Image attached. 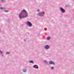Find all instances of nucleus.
<instances>
[{"mask_svg":"<svg viewBox=\"0 0 74 74\" xmlns=\"http://www.w3.org/2000/svg\"><path fill=\"white\" fill-rule=\"evenodd\" d=\"M21 14H22V15L21 16V14L19 15V17H21V18H25V17H27V13L26 11L25 10H22L21 12Z\"/></svg>","mask_w":74,"mask_h":74,"instance_id":"1","label":"nucleus"},{"mask_svg":"<svg viewBox=\"0 0 74 74\" xmlns=\"http://www.w3.org/2000/svg\"><path fill=\"white\" fill-rule=\"evenodd\" d=\"M0 53H1V54H2V51H0Z\"/></svg>","mask_w":74,"mask_h":74,"instance_id":"15","label":"nucleus"},{"mask_svg":"<svg viewBox=\"0 0 74 74\" xmlns=\"http://www.w3.org/2000/svg\"><path fill=\"white\" fill-rule=\"evenodd\" d=\"M27 24L29 26H32V23L28 21Z\"/></svg>","mask_w":74,"mask_h":74,"instance_id":"2","label":"nucleus"},{"mask_svg":"<svg viewBox=\"0 0 74 74\" xmlns=\"http://www.w3.org/2000/svg\"><path fill=\"white\" fill-rule=\"evenodd\" d=\"M0 9H1V10H5L6 9L5 8H0Z\"/></svg>","mask_w":74,"mask_h":74,"instance_id":"8","label":"nucleus"},{"mask_svg":"<svg viewBox=\"0 0 74 74\" xmlns=\"http://www.w3.org/2000/svg\"><path fill=\"white\" fill-rule=\"evenodd\" d=\"M51 69H53V67H51Z\"/></svg>","mask_w":74,"mask_h":74,"instance_id":"14","label":"nucleus"},{"mask_svg":"<svg viewBox=\"0 0 74 74\" xmlns=\"http://www.w3.org/2000/svg\"><path fill=\"white\" fill-rule=\"evenodd\" d=\"M5 11V12H7V11Z\"/></svg>","mask_w":74,"mask_h":74,"instance_id":"17","label":"nucleus"},{"mask_svg":"<svg viewBox=\"0 0 74 74\" xmlns=\"http://www.w3.org/2000/svg\"><path fill=\"white\" fill-rule=\"evenodd\" d=\"M10 53L9 52H7L6 53V54L7 55V54H9Z\"/></svg>","mask_w":74,"mask_h":74,"instance_id":"10","label":"nucleus"},{"mask_svg":"<svg viewBox=\"0 0 74 74\" xmlns=\"http://www.w3.org/2000/svg\"><path fill=\"white\" fill-rule=\"evenodd\" d=\"M35 69H38V67L37 65H35L34 66Z\"/></svg>","mask_w":74,"mask_h":74,"instance_id":"6","label":"nucleus"},{"mask_svg":"<svg viewBox=\"0 0 74 74\" xmlns=\"http://www.w3.org/2000/svg\"><path fill=\"white\" fill-rule=\"evenodd\" d=\"M44 62H45V63H47V62H46V61H44Z\"/></svg>","mask_w":74,"mask_h":74,"instance_id":"13","label":"nucleus"},{"mask_svg":"<svg viewBox=\"0 0 74 74\" xmlns=\"http://www.w3.org/2000/svg\"><path fill=\"white\" fill-rule=\"evenodd\" d=\"M30 62L31 63H33V62L32 61H30Z\"/></svg>","mask_w":74,"mask_h":74,"instance_id":"11","label":"nucleus"},{"mask_svg":"<svg viewBox=\"0 0 74 74\" xmlns=\"http://www.w3.org/2000/svg\"><path fill=\"white\" fill-rule=\"evenodd\" d=\"M60 10H61V11L62 12H64L65 11H64V10L61 7H60Z\"/></svg>","mask_w":74,"mask_h":74,"instance_id":"3","label":"nucleus"},{"mask_svg":"<svg viewBox=\"0 0 74 74\" xmlns=\"http://www.w3.org/2000/svg\"><path fill=\"white\" fill-rule=\"evenodd\" d=\"M45 48L46 49H48V48H49V46L48 45H46L45 47Z\"/></svg>","mask_w":74,"mask_h":74,"instance_id":"7","label":"nucleus"},{"mask_svg":"<svg viewBox=\"0 0 74 74\" xmlns=\"http://www.w3.org/2000/svg\"><path fill=\"white\" fill-rule=\"evenodd\" d=\"M23 71H24V72H26V70H24Z\"/></svg>","mask_w":74,"mask_h":74,"instance_id":"12","label":"nucleus"},{"mask_svg":"<svg viewBox=\"0 0 74 74\" xmlns=\"http://www.w3.org/2000/svg\"><path fill=\"white\" fill-rule=\"evenodd\" d=\"M37 11H38V12H39V11H40V10H37Z\"/></svg>","mask_w":74,"mask_h":74,"instance_id":"16","label":"nucleus"},{"mask_svg":"<svg viewBox=\"0 0 74 74\" xmlns=\"http://www.w3.org/2000/svg\"><path fill=\"white\" fill-rule=\"evenodd\" d=\"M42 13L44 14V12L42 13H41L38 14V15H39V16H43L44 15L43 14H42Z\"/></svg>","mask_w":74,"mask_h":74,"instance_id":"4","label":"nucleus"},{"mask_svg":"<svg viewBox=\"0 0 74 74\" xmlns=\"http://www.w3.org/2000/svg\"><path fill=\"white\" fill-rule=\"evenodd\" d=\"M47 40H49V39H50V37H48L47 38Z\"/></svg>","mask_w":74,"mask_h":74,"instance_id":"9","label":"nucleus"},{"mask_svg":"<svg viewBox=\"0 0 74 74\" xmlns=\"http://www.w3.org/2000/svg\"><path fill=\"white\" fill-rule=\"evenodd\" d=\"M49 63L50 64H54V62H53L52 61H50L49 62Z\"/></svg>","mask_w":74,"mask_h":74,"instance_id":"5","label":"nucleus"}]
</instances>
